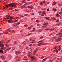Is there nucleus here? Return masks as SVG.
Instances as JSON below:
<instances>
[{"label":"nucleus","mask_w":62,"mask_h":62,"mask_svg":"<svg viewBox=\"0 0 62 62\" xmlns=\"http://www.w3.org/2000/svg\"><path fill=\"white\" fill-rule=\"evenodd\" d=\"M0 36L1 37V36H2V34H0Z\"/></svg>","instance_id":"nucleus-58"},{"label":"nucleus","mask_w":62,"mask_h":62,"mask_svg":"<svg viewBox=\"0 0 62 62\" xmlns=\"http://www.w3.org/2000/svg\"><path fill=\"white\" fill-rule=\"evenodd\" d=\"M33 46H36V45H35V44H33Z\"/></svg>","instance_id":"nucleus-52"},{"label":"nucleus","mask_w":62,"mask_h":62,"mask_svg":"<svg viewBox=\"0 0 62 62\" xmlns=\"http://www.w3.org/2000/svg\"><path fill=\"white\" fill-rule=\"evenodd\" d=\"M40 24H37V26H39Z\"/></svg>","instance_id":"nucleus-51"},{"label":"nucleus","mask_w":62,"mask_h":62,"mask_svg":"<svg viewBox=\"0 0 62 62\" xmlns=\"http://www.w3.org/2000/svg\"><path fill=\"white\" fill-rule=\"evenodd\" d=\"M20 53H21V51H19V52H18L17 51H16L15 52V54H20Z\"/></svg>","instance_id":"nucleus-4"},{"label":"nucleus","mask_w":62,"mask_h":62,"mask_svg":"<svg viewBox=\"0 0 62 62\" xmlns=\"http://www.w3.org/2000/svg\"><path fill=\"white\" fill-rule=\"evenodd\" d=\"M40 39H43V36H42L41 37H40Z\"/></svg>","instance_id":"nucleus-21"},{"label":"nucleus","mask_w":62,"mask_h":62,"mask_svg":"<svg viewBox=\"0 0 62 62\" xmlns=\"http://www.w3.org/2000/svg\"><path fill=\"white\" fill-rule=\"evenodd\" d=\"M39 13H41V11H40L39 12Z\"/></svg>","instance_id":"nucleus-63"},{"label":"nucleus","mask_w":62,"mask_h":62,"mask_svg":"<svg viewBox=\"0 0 62 62\" xmlns=\"http://www.w3.org/2000/svg\"><path fill=\"white\" fill-rule=\"evenodd\" d=\"M58 22H59V20H57L56 21V23H58Z\"/></svg>","instance_id":"nucleus-36"},{"label":"nucleus","mask_w":62,"mask_h":62,"mask_svg":"<svg viewBox=\"0 0 62 62\" xmlns=\"http://www.w3.org/2000/svg\"><path fill=\"white\" fill-rule=\"evenodd\" d=\"M51 19H52L53 21L55 20H56V19H55V18L54 17H52L51 18Z\"/></svg>","instance_id":"nucleus-9"},{"label":"nucleus","mask_w":62,"mask_h":62,"mask_svg":"<svg viewBox=\"0 0 62 62\" xmlns=\"http://www.w3.org/2000/svg\"><path fill=\"white\" fill-rule=\"evenodd\" d=\"M6 47H8V44H6Z\"/></svg>","instance_id":"nucleus-29"},{"label":"nucleus","mask_w":62,"mask_h":62,"mask_svg":"<svg viewBox=\"0 0 62 62\" xmlns=\"http://www.w3.org/2000/svg\"><path fill=\"white\" fill-rule=\"evenodd\" d=\"M5 48L4 47V45L3 44H0V53H3L4 51H3V50L5 49Z\"/></svg>","instance_id":"nucleus-1"},{"label":"nucleus","mask_w":62,"mask_h":62,"mask_svg":"<svg viewBox=\"0 0 62 62\" xmlns=\"http://www.w3.org/2000/svg\"><path fill=\"white\" fill-rule=\"evenodd\" d=\"M58 47L59 48H61V47H62V46H58Z\"/></svg>","instance_id":"nucleus-32"},{"label":"nucleus","mask_w":62,"mask_h":62,"mask_svg":"<svg viewBox=\"0 0 62 62\" xmlns=\"http://www.w3.org/2000/svg\"><path fill=\"white\" fill-rule=\"evenodd\" d=\"M7 31H8V32H10V29H8L6 30Z\"/></svg>","instance_id":"nucleus-12"},{"label":"nucleus","mask_w":62,"mask_h":62,"mask_svg":"<svg viewBox=\"0 0 62 62\" xmlns=\"http://www.w3.org/2000/svg\"><path fill=\"white\" fill-rule=\"evenodd\" d=\"M10 40H8L6 41V43H7V44H8V43H9L10 42Z\"/></svg>","instance_id":"nucleus-7"},{"label":"nucleus","mask_w":62,"mask_h":62,"mask_svg":"<svg viewBox=\"0 0 62 62\" xmlns=\"http://www.w3.org/2000/svg\"><path fill=\"white\" fill-rule=\"evenodd\" d=\"M54 10V11H55L56 10V9H53Z\"/></svg>","instance_id":"nucleus-38"},{"label":"nucleus","mask_w":62,"mask_h":62,"mask_svg":"<svg viewBox=\"0 0 62 62\" xmlns=\"http://www.w3.org/2000/svg\"><path fill=\"white\" fill-rule=\"evenodd\" d=\"M62 6V5L61 4L59 5V6L60 7H61V6Z\"/></svg>","instance_id":"nucleus-27"},{"label":"nucleus","mask_w":62,"mask_h":62,"mask_svg":"<svg viewBox=\"0 0 62 62\" xmlns=\"http://www.w3.org/2000/svg\"><path fill=\"white\" fill-rule=\"evenodd\" d=\"M36 22H39V21L38 20H37L36 21Z\"/></svg>","instance_id":"nucleus-44"},{"label":"nucleus","mask_w":62,"mask_h":62,"mask_svg":"<svg viewBox=\"0 0 62 62\" xmlns=\"http://www.w3.org/2000/svg\"><path fill=\"white\" fill-rule=\"evenodd\" d=\"M56 4V3L55 2H54L53 3V5H55Z\"/></svg>","instance_id":"nucleus-25"},{"label":"nucleus","mask_w":62,"mask_h":62,"mask_svg":"<svg viewBox=\"0 0 62 62\" xmlns=\"http://www.w3.org/2000/svg\"><path fill=\"white\" fill-rule=\"evenodd\" d=\"M28 29H31V27H29L28 28Z\"/></svg>","instance_id":"nucleus-34"},{"label":"nucleus","mask_w":62,"mask_h":62,"mask_svg":"<svg viewBox=\"0 0 62 62\" xmlns=\"http://www.w3.org/2000/svg\"><path fill=\"white\" fill-rule=\"evenodd\" d=\"M24 26L25 27H27L28 25H24Z\"/></svg>","instance_id":"nucleus-23"},{"label":"nucleus","mask_w":62,"mask_h":62,"mask_svg":"<svg viewBox=\"0 0 62 62\" xmlns=\"http://www.w3.org/2000/svg\"><path fill=\"white\" fill-rule=\"evenodd\" d=\"M15 11H18V10H17L16 9L15 10Z\"/></svg>","instance_id":"nucleus-37"},{"label":"nucleus","mask_w":62,"mask_h":62,"mask_svg":"<svg viewBox=\"0 0 62 62\" xmlns=\"http://www.w3.org/2000/svg\"><path fill=\"white\" fill-rule=\"evenodd\" d=\"M28 8H33V7L32 6H28Z\"/></svg>","instance_id":"nucleus-10"},{"label":"nucleus","mask_w":62,"mask_h":62,"mask_svg":"<svg viewBox=\"0 0 62 62\" xmlns=\"http://www.w3.org/2000/svg\"><path fill=\"white\" fill-rule=\"evenodd\" d=\"M32 42V43H35V41H33Z\"/></svg>","instance_id":"nucleus-60"},{"label":"nucleus","mask_w":62,"mask_h":62,"mask_svg":"<svg viewBox=\"0 0 62 62\" xmlns=\"http://www.w3.org/2000/svg\"><path fill=\"white\" fill-rule=\"evenodd\" d=\"M0 43H1V41H0Z\"/></svg>","instance_id":"nucleus-64"},{"label":"nucleus","mask_w":62,"mask_h":62,"mask_svg":"<svg viewBox=\"0 0 62 62\" xmlns=\"http://www.w3.org/2000/svg\"><path fill=\"white\" fill-rule=\"evenodd\" d=\"M6 17H7V18H8V17H9V16H8V15H6Z\"/></svg>","instance_id":"nucleus-24"},{"label":"nucleus","mask_w":62,"mask_h":62,"mask_svg":"<svg viewBox=\"0 0 62 62\" xmlns=\"http://www.w3.org/2000/svg\"><path fill=\"white\" fill-rule=\"evenodd\" d=\"M29 46H32V44H30L29 45Z\"/></svg>","instance_id":"nucleus-42"},{"label":"nucleus","mask_w":62,"mask_h":62,"mask_svg":"<svg viewBox=\"0 0 62 62\" xmlns=\"http://www.w3.org/2000/svg\"><path fill=\"white\" fill-rule=\"evenodd\" d=\"M61 40V39L60 38H59L57 39L56 40L57 41H60Z\"/></svg>","instance_id":"nucleus-8"},{"label":"nucleus","mask_w":62,"mask_h":62,"mask_svg":"<svg viewBox=\"0 0 62 62\" xmlns=\"http://www.w3.org/2000/svg\"><path fill=\"white\" fill-rule=\"evenodd\" d=\"M11 49V47H10L8 48V50H10Z\"/></svg>","instance_id":"nucleus-30"},{"label":"nucleus","mask_w":62,"mask_h":62,"mask_svg":"<svg viewBox=\"0 0 62 62\" xmlns=\"http://www.w3.org/2000/svg\"><path fill=\"white\" fill-rule=\"evenodd\" d=\"M44 58V56H42L41 57V59H43V58Z\"/></svg>","instance_id":"nucleus-31"},{"label":"nucleus","mask_w":62,"mask_h":62,"mask_svg":"<svg viewBox=\"0 0 62 62\" xmlns=\"http://www.w3.org/2000/svg\"><path fill=\"white\" fill-rule=\"evenodd\" d=\"M10 6L11 7H15V5H14V3H11L9 4Z\"/></svg>","instance_id":"nucleus-2"},{"label":"nucleus","mask_w":62,"mask_h":62,"mask_svg":"<svg viewBox=\"0 0 62 62\" xmlns=\"http://www.w3.org/2000/svg\"><path fill=\"white\" fill-rule=\"evenodd\" d=\"M20 8H24V7L23 6H22L20 7Z\"/></svg>","instance_id":"nucleus-18"},{"label":"nucleus","mask_w":62,"mask_h":62,"mask_svg":"<svg viewBox=\"0 0 62 62\" xmlns=\"http://www.w3.org/2000/svg\"><path fill=\"white\" fill-rule=\"evenodd\" d=\"M30 4V2L28 3H27V5H29Z\"/></svg>","instance_id":"nucleus-39"},{"label":"nucleus","mask_w":62,"mask_h":62,"mask_svg":"<svg viewBox=\"0 0 62 62\" xmlns=\"http://www.w3.org/2000/svg\"><path fill=\"white\" fill-rule=\"evenodd\" d=\"M33 30H35V28H33Z\"/></svg>","instance_id":"nucleus-56"},{"label":"nucleus","mask_w":62,"mask_h":62,"mask_svg":"<svg viewBox=\"0 0 62 62\" xmlns=\"http://www.w3.org/2000/svg\"><path fill=\"white\" fill-rule=\"evenodd\" d=\"M27 15H28V14H26L24 15V16H27Z\"/></svg>","instance_id":"nucleus-35"},{"label":"nucleus","mask_w":62,"mask_h":62,"mask_svg":"<svg viewBox=\"0 0 62 62\" xmlns=\"http://www.w3.org/2000/svg\"><path fill=\"white\" fill-rule=\"evenodd\" d=\"M58 51H57V50H55V51L54 52H56V53H58Z\"/></svg>","instance_id":"nucleus-28"},{"label":"nucleus","mask_w":62,"mask_h":62,"mask_svg":"<svg viewBox=\"0 0 62 62\" xmlns=\"http://www.w3.org/2000/svg\"><path fill=\"white\" fill-rule=\"evenodd\" d=\"M34 15V13H32V14H31V15Z\"/></svg>","instance_id":"nucleus-45"},{"label":"nucleus","mask_w":62,"mask_h":62,"mask_svg":"<svg viewBox=\"0 0 62 62\" xmlns=\"http://www.w3.org/2000/svg\"><path fill=\"white\" fill-rule=\"evenodd\" d=\"M49 30V29H46L45 30Z\"/></svg>","instance_id":"nucleus-41"},{"label":"nucleus","mask_w":62,"mask_h":62,"mask_svg":"<svg viewBox=\"0 0 62 62\" xmlns=\"http://www.w3.org/2000/svg\"><path fill=\"white\" fill-rule=\"evenodd\" d=\"M24 43H25V44H26V42H23Z\"/></svg>","instance_id":"nucleus-53"},{"label":"nucleus","mask_w":62,"mask_h":62,"mask_svg":"<svg viewBox=\"0 0 62 62\" xmlns=\"http://www.w3.org/2000/svg\"><path fill=\"white\" fill-rule=\"evenodd\" d=\"M35 41V40H32V41Z\"/></svg>","instance_id":"nucleus-59"},{"label":"nucleus","mask_w":62,"mask_h":62,"mask_svg":"<svg viewBox=\"0 0 62 62\" xmlns=\"http://www.w3.org/2000/svg\"><path fill=\"white\" fill-rule=\"evenodd\" d=\"M6 34H8V32H6Z\"/></svg>","instance_id":"nucleus-49"},{"label":"nucleus","mask_w":62,"mask_h":62,"mask_svg":"<svg viewBox=\"0 0 62 62\" xmlns=\"http://www.w3.org/2000/svg\"><path fill=\"white\" fill-rule=\"evenodd\" d=\"M33 25H31V27H33Z\"/></svg>","instance_id":"nucleus-55"},{"label":"nucleus","mask_w":62,"mask_h":62,"mask_svg":"<svg viewBox=\"0 0 62 62\" xmlns=\"http://www.w3.org/2000/svg\"><path fill=\"white\" fill-rule=\"evenodd\" d=\"M9 6H10V5H9V4L8 5H7L6 6V7H7V8H8V7H9Z\"/></svg>","instance_id":"nucleus-17"},{"label":"nucleus","mask_w":62,"mask_h":62,"mask_svg":"<svg viewBox=\"0 0 62 62\" xmlns=\"http://www.w3.org/2000/svg\"><path fill=\"white\" fill-rule=\"evenodd\" d=\"M42 44V43H39L38 44V46H40V45H41V44Z\"/></svg>","instance_id":"nucleus-13"},{"label":"nucleus","mask_w":62,"mask_h":62,"mask_svg":"<svg viewBox=\"0 0 62 62\" xmlns=\"http://www.w3.org/2000/svg\"><path fill=\"white\" fill-rule=\"evenodd\" d=\"M43 41V40H42V41H39L38 42V43L39 42H42Z\"/></svg>","instance_id":"nucleus-46"},{"label":"nucleus","mask_w":62,"mask_h":62,"mask_svg":"<svg viewBox=\"0 0 62 62\" xmlns=\"http://www.w3.org/2000/svg\"><path fill=\"white\" fill-rule=\"evenodd\" d=\"M50 18V17H46V19H47V20H48V19H49Z\"/></svg>","instance_id":"nucleus-15"},{"label":"nucleus","mask_w":62,"mask_h":62,"mask_svg":"<svg viewBox=\"0 0 62 62\" xmlns=\"http://www.w3.org/2000/svg\"><path fill=\"white\" fill-rule=\"evenodd\" d=\"M43 14H46V13H45V11H43Z\"/></svg>","instance_id":"nucleus-26"},{"label":"nucleus","mask_w":62,"mask_h":62,"mask_svg":"<svg viewBox=\"0 0 62 62\" xmlns=\"http://www.w3.org/2000/svg\"><path fill=\"white\" fill-rule=\"evenodd\" d=\"M56 15L57 16V17H60V15H59L58 14H56Z\"/></svg>","instance_id":"nucleus-11"},{"label":"nucleus","mask_w":62,"mask_h":62,"mask_svg":"<svg viewBox=\"0 0 62 62\" xmlns=\"http://www.w3.org/2000/svg\"><path fill=\"white\" fill-rule=\"evenodd\" d=\"M36 59L34 56L31 57V60H34V59Z\"/></svg>","instance_id":"nucleus-6"},{"label":"nucleus","mask_w":62,"mask_h":62,"mask_svg":"<svg viewBox=\"0 0 62 62\" xmlns=\"http://www.w3.org/2000/svg\"><path fill=\"white\" fill-rule=\"evenodd\" d=\"M21 16L22 17H23V16Z\"/></svg>","instance_id":"nucleus-57"},{"label":"nucleus","mask_w":62,"mask_h":62,"mask_svg":"<svg viewBox=\"0 0 62 62\" xmlns=\"http://www.w3.org/2000/svg\"><path fill=\"white\" fill-rule=\"evenodd\" d=\"M42 3H43V4H44V3H45V0H44L43 1V2H42Z\"/></svg>","instance_id":"nucleus-20"},{"label":"nucleus","mask_w":62,"mask_h":62,"mask_svg":"<svg viewBox=\"0 0 62 62\" xmlns=\"http://www.w3.org/2000/svg\"><path fill=\"white\" fill-rule=\"evenodd\" d=\"M61 48H59L58 49V51H60V50H61Z\"/></svg>","instance_id":"nucleus-40"},{"label":"nucleus","mask_w":62,"mask_h":62,"mask_svg":"<svg viewBox=\"0 0 62 62\" xmlns=\"http://www.w3.org/2000/svg\"><path fill=\"white\" fill-rule=\"evenodd\" d=\"M48 23H45V25H48Z\"/></svg>","instance_id":"nucleus-33"},{"label":"nucleus","mask_w":62,"mask_h":62,"mask_svg":"<svg viewBox=\"0 0 62 62\" xmlns=\"http://www.w3.org/2000/svg\"><path fill=\"white\" fill-rule=\"evenodd\" d=\"M18 22V20H16L14 22L15 23H16Z\"/></svg>","instance_id":"nucleus-22"},{"label":"nucleus","mask_w":62,"mask_h":62,"mask_svg":"<svg viewBox=\"0 0 62 62\" xmlns=\"http://www.w3.org/2000/svg\"><path fill=\"white\" fill-rule=\"evenodd\" d=\"M13 26L16 27L17 26V25H15V24H13Z\"/></svg>","instance_id":"nucleus-14"},{"label":"nucleus","mask_w":62,"mask_h":62,"mask_svg":"<svg viewBox=\"0 0 62 62\" xmlns=\"http://www.w3.org/2000/svg\"><path fill=\"white\" fill-rule=\"evenodd\" d=\"M59 14H60L61 15H62V12L61 11L59 12Z\"/></svg>","instance_id":"nucleus-16"},{"label":"nucleus","mask_w":62,"mask_h":62,"mask_svg":"<svg viewBox=\"0 0 62 62\" xmlns=\"http://www.w3.org/2000/svg\"><path fill=\"white\" fill-rule=\"evenodd\" d=\"M57 48V47H54V49H56Z\"/></svg>","instance_id":"nucleus-50"},{"label":"nucleus","mask_w":62,"mask_h":62,"mask_svg":"<svg viewBox=\"0 0 62 62\" xmlns=\"http://www.w3.org/2000/svg\"><path fill=\"white\" fill-rule=\"evenodd\" d=\"M40 4L41 5H42V6L43 5L42 3L41 2L40 3Z\"/></svg>","instance_id":"nucleus-48"},{"label":"nucleus","mask_w":62,"mask_h":62,"mask_svg":"<svg viewBox=\"0 0 62 62\" xmlns=\"http://www.w3.org/2000/svg\"><path fill=\"white\" fill-rule=\"evenodd\" d=\"M20 23L19 22L18 23V24H20Z\"/></svg>","instance_id":"nucleus-54"},{"label":"nucleus","mask_w":62,"mask_h":62,"mask_svg":"<svg viewBox=\"0 0 62 62\" xmlns=\"http://www.w3.org/2000/svg\"><path fill=\"white\" fill-rule=\"evenodd\" d=\"M61 34H62L61 33H59L58 34V35H61Z\"/></svg>","instance_id":"nucleus-43"},{"label":"nucleus","mask_w":62,"mask_h":62,"mask_svg":"<svg viewBox=\"0 0 62 62\" xmlns=\"http://www.w3.org/2000/svg\"><path fill=\"white\" fill-rule=\"evenodd\" d=\"M13 21L9 19L8 20V23H13Z\"/></svg>","instance_id":"nucleus-5"},{"label":"nucleus","mask_w":62,"mask_h":62,"mask_svg":"<svg viewBox=\"0 0 62 62\" xmlns=\"http://www.w3.org/2000/svg\"><path fill=\"white\" fill-rule=\"evenodd\" d=\"M49 9H50L49 8H48L47 9V11H49Z\"/></svg>","instance_id":"nucleus-47"},{"label":"nucleus","mask_w":62,"mask_h":62,"mask_svg":"<svg viewBox=\"0 0 62 62\" xmlns=\"http://www.w3.org/2000/svg\"><path fill=\"white\" fill-rule=\"evenodd\" d=\"M39 15H41V16H44V15L43 14H39Z\"/></svg>","instance_id":"nucleus-19"},{"label":"nucleus","mask_w":62,"mask_h":62,"mask_svg":"<svg viewBox=\"0 0 62 62\" xmlns=\"http://www.w3.org/2000/svg\"><path fill=\"white\" fill-rule=\"evenodd\" d=\"M9 18H8H8H7V19H9Z\"/></svg>","instance_id":"nucleus-62"},{"label":"nucleus","mask_w":62,"mask_h":62,"mask_svg":"<svg viewBox=\"0 0 62 62\" xmlns=\"http://www.w3.org/2000/svg\"><path fill=\"white\" fill-rule=\"evenodd\" d=\"M50 3V2H48L47 3V4H49V3Z\"/></svg>","instance_id":"nucleus-61"},{"label":"nucleus","mask_w":62,"mask_h":62,"mask_svg":"<svg viewBox=\"0 0 62 62\" xmlns=\"http://www.w3.org/2000/svg\"><path fill=\"white\" fill-rule=\"evenodd\" d=\"M5 56H1L0 57V58L1 59H5Z\"/></svg>","instance_id":"nucleus-3"}]
</instances>
